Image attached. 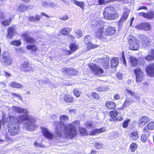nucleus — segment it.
<instances>
[{
    "label": "nucleus",
    "mask_w": 154,
    "mask_h": 154,
    "mask_svg": "<svg viewBox=\"0 0 154 154\" xmlns=\"http://www.w3.org/2000/svg\"><path fill=\"white\" fill-rule=\"evenodd\" d=\"M108 89L109 88L105 86H100L96 89V90L99 92L105 91Z\"/></svg>",
    "instance_id": "c9c22d12"
},
{
    "label": "nucleus",
    "mask_w": 154,
    "mask_h": 154,
    "mask_svg": "<svg viewBox=\"0 0 154 154\" xmlns=\"http://www.w3.org/2000/svg\"><path fill=\"white\" fill-rule=\"evenodd\" d=\"M129 121L130 120H129L125 121L122 124L123 127L125 128H126L128 126V124L129 122Z\"/></svg>",
    "instance_id": "603ef678"
},
{
    "label": "nucleus",
    "mask_w": 154,
    "mask_h": 154,
    "mask_svg": "<svg viewBox=\"0 0 154 154\" xmlns=\"http://www.w3.org/2000/svg\"><path fill=\"white\" fill-rule=\"evenodd\" d=\"M2 57L3 61L5 64L10 65L12 63V60L10 57L8 56V53L6 52H4L2 53Z\"/></svg>",
    "instance_id": "9d476101"
},
{
    "label": "nucleus",
    "mask_w": 154,
    "mask_h": 154,
    "mask_svg": "<svg viewBox=\"0 0 154 154\" xmlns=\"http://www.w3.org/2000/svg\"><path fill=\"white\" fill-rule=\"evenodd\" d=\"M147 7L144 6H142L140 7V8H139L137 9V11L140 10L141 9H145V10H147Z\"/></svg>",
    "instance_id": "e2e57ef3"
},
{
    "label": "nucleus",
    "mask_w": 154,
    "mask_h": 154,
    "mask_svg": "<svg viewBox=\"0 0 154 154\" xmlns=\"http://www.w3.org/2000/svg\"><path fill=\"white\" fill-rule=\"evenodd\" d=\"M120 96L119 94H116L114 96V98L116 100H118L120 99Z\"/></svg>",
    "instance_id": "338daca9"
},
{
    "label": "nucleus",
    "mask_w": 154,
    "mask_h": 154,
    "mask_svg": "<svg viewBox=\"0 0 154 154\" xmlns=\"http://www.w3.org/2000/svg\"><path fill=\"white\" fill-rule=\"evenodd\" d=\"M12 109L16 112L23 113L17 119L12 116H9L3 121L4 126H7L10 134L14 135L18 133L20 130L18 123H23V128L29 131L34 129L35 120L33 116L28 114L29 111L26 108H23L13 106Z\"/></svg>",
    "instance_id": "f257e3e1"
},
{
    "label": "nucleus",
    "mask_w": 154,
    "mask_h": 154,
    "mask_svg": "<svg viewBox=\"0 0 154 154\" xmlns=\"http://www.w3.org/2000/svg\"><path fill=\"white\" fill-rule=\"evenodd\" d=\"M125 92H126L127 94H130L132 97H133L136 94L135 92L134 91H131L128 88H125Z\"/></svg>",
    "instance_id": "58836bf2"
},
{
    "label": "nucleus",
    "mask_w": 154,
    "mask_h": 154,
    "mask_svg": "<svg viewBox=\"0 0 154 154\" xmlns=\"http://www.w3.org/2000/svg\"><path fill=\"white\" fill-rule=\"evenodd\" d=\"M56 7V5L54 3L49 2L48 7L55 8Z\"/></svg>",
    "instance_id": "3c124183"
},
{
    "label": "nucleus",
    "mask_w": 154,
    "mask_h": 154,
    "mask_svg": "<svg viewBox=\"0 0 154 154\" xmlns=\"http://www.w3.org/2000/svg\"><path fill=\"white\" fill-rule=\"evenodd\" d=\"M11 18L8 20H5L2 22V24L4 26H8L9 25L11 22Z\"/></svg>",
    "instance_id": "c03bdc74"
},
{
    "label": "nucleus",
    "mask_w": 154,
    "mask_h": 154,
    "mask_svg": "<svg viewBox=\"0 0 154 154\" xmlns=\"http://www.w3.org/2000/svg\"><path fill=\"white\" fill-rule=\"evenodd\" d=\"M42 4V6L45 8H48L49 2H46L45 1H43Z\"/></svg>",
    "instance_id": "de8ad7c7"
},
{
    "label": "nucleus",
    "mask_w": 154,
    "mask_h": 154,
    "mask_svg": "<svg viewBox=\"0 0 154 154\" xmlns=\"http://www.w3.org/2000/svg\"><path fill=\"white\" fill-rule=\"evenodd\" d=\"M32 6L29 5L27 6H25L24 5H21L18 8V11L20 12L26 11L28 9H32Z\"/></svg>",
    "instance_id": "f3484780"
},
{
    "label": "nucleus",
    "mask_w": 154,
    "mask_h": 154,
    "mask_svg": "<svg viewBox=\"0 0 154 154\" xmlns=\"http://www.w3.org/2000/svg\"><path fill=\"white\" fill-rule=\"evenodd\" d=\"M7 38H11L14 35L15 30L13 27H9L8 29Z\"/></svg>",
    "instance_id": "a211bd4d"
},
{
    "label": "nucleus",
    "mask_w": 154,
    "mask_h": 154,
    "mask_svg": "<svg viewBox=\"0 0 154 154\" xmlns=\"http://www.w3.org/2000/svg\"><path fill=\"white\" fill-rule=\"evenodd\" d=\"M116 32V29L114 27H109L105 29V35L106 36H111Z\"/></svg>",
    "instance_id": "ddd939ff"
},
{
    "label": "nucleus",
    "mask_w": 154,
    "mask_h": 154,
    "mask_svg": "<svg viewBox=\"0 0 154 154\" xmlns=\"http://www.w3.org/2000/svg\"><path fill=\"white\" fill-rule=\"evenodd\" d=\"M134 73L136 76V80L137 82H140L143 80L144 73L139 67L137 68L134 70Z\"/></svg>",
    "instance_id": "423d86ee"
},
{
    "label": "nucleus",
    "mask_w": 154,
    "mask_h": 154,
    "mask_svg": "<svg viewBox=\"0 0 154 154\" xmlns=\"http://www.w3.org/2000/svg\"><path fill=\"white\" fill-rule=\"evenodd\" d=\"M22 37L25 39L26 42L30 43H34L35 42V40L29 36L26 33H24L22 35Z\"/></svg>",
    "instance_id": "2eb2a0df"
},
{
    "label": "nucleus",
    "mask_w": 154,
    "mask_h": 154,
    "mask_svg": "<svg viewBox=\"0 0 154 154\" xmlns=\"http://www.w3.org/2000/svg\"><path fill=\"white\" fill-rule=\"evenodd\" d=\"M68 119L67 116L62 115L60 118V123L56 122H54V124L56 126L55 127V132L59 137H62L65 135L67 138L72 139L76 136V130L75 127L79 125V122L75 121L72 124L65 126L64 122L67 121Z\"/></svg>",
    "instance_id": "f03ea898"
},
{
    "label": "nucleus",
    "mask_w": 154,
    "mask_h": 154,
    "mask_svg": "<svg viewBox=\"0 0 154 154\" xmlns=\"http://www.w3.org/2000/svg\"><path fill=\"white\" fill-rule=\"evenodd\" d=\"M140 40L143 44V47L146 48L148 47L149 45V37L143 35H140L139 36Z\"/></svg>",
    "instance_id": "0eeeda50"
},
{
    "label": "nucleus",
    "mask_w": 154,
    "mask_h": 154,
    "mask_svg": "<svg viewBox=\"0 0 154 154\" xmlns=\"http://www.w3.org/2000/svg\"><path fill=\"white\" fill-rule=\"evenodd\" d=\"M149 53L145 57V59L148 61H152L154 60V50L152 49L149 51Z\"/></svg>",
    "instance_id": "6ab92c4d"
},
{
    "label": "nucleus",
    "mask_w": 154,
    "mask_h": 154,
    "mask_svg": "<svg viewBox=\"0 0 154 154\" xmlns=\"http://www.w3.org/2000/svg\"><path fill=\"white\" fill-rule=\"evenodd\" d=\"M74 3L76 5L82 8H83L84 6V4L82 2H79L75 0L74 1Z\"/></svg>",
    "instance_id": "4c0bfd02"
},
{
    "label": "nucleus",
    "mask_w": 154,
    "mask_h": 154,
    "mask_svg": "<svg viewBox=\"0 0 154 154\" xmlns=\"http://www.w3.org/2000/svg\"><path fill=\"white\" fill-rule=\"evenodd\" d=\"M106 131V128H102L100 129H96L92 130L90 133L91 135H94L96 133H100Z\"/></svg>",
    "instance_id": "412c9836"
},
{
    "label": "nucleus",
    "mask_w": 154,
    "mask_h": 154,
    "mask_svg": "<svg viewBox=\"0 0 154 154\" xmlns=\"http://www.w3.org/2000/svg\"><path fill=\"white\" fill-rule=\"evenodd\" d=\"M128 42L129 45V48L130 50H137L138 49L139 44L138 41L132 35L128 36Z\"/></svg>",
    "instance_id": "7ed1b4c3"
},
{
    "label": "nucleus",
    "mask_w": 154,
    "mask_h": 154,
    "mask_svg": "<svg viewBox=\"0 0 154 154\" xmlns=\"http://www.w3.org/2000/svg\"><path fill=\"white\" fill-rule=\"evenodd\" d=\"M41 129L42 133L45 137L49 139L52 138L54 135L53 134L50 132L47 128L42 127Z\"/></svg>",
    "instance_id": "1a4fd4ad"
},
{
    "label": "nucleus",
    "mask_w": 154,
    "mask_h": 154,
    "mask_svg": "<svg viewBox=\"0 0 154 154\" xmlns=\"http://www.w3.org/2000/svg\"><path fill=\"white\" fill-rule=\"evenodd\" d=\"M149 119L146 117H142L140 120L139 121V125H144L149 121Z\"/></svg>",
    "instance_id": "393cba45"
},
{
    "label": "nucleus",
    "mask_w": 154,
    "mask_h": 154,
    "mask_svg": "<svg viewBox=\"0 0 154 154\" xmlns=\"http://www.w3.org/2000/svg\"><path fill=\"white\" fill-rule=\"evenodd\" d=\"M131 137L134 140H137L139 138V136L136 131H133L131 133Z\"/></svg>",
    "instance_id": "f704fd0d"
},
{
    "label": "nucleus",
    "mask_w": 154,
    "mask_h": 154,
    "mask_svg": "<svg viewBox=\"0 0 154 154\" xmlns=\"http://www.w3.org/2000/svg\"><path fill=\"white\" fill-rule=\"evenodd\" d=\"M129 59L131 66L134 67L137 65L138 60L135 57L131 56L129 57Z\"/></svg>",
    "instance_id": "aec40b11"
},
{
    "label": "nucleus",
    "mask_w": 154,
    "mask_h": 154,
    "mask_svg": "<svg viewBox=\"0 0 154 154\" xmlns=\"http://www.w3.org/2000/svg\"><path fill=\"white\" fill-rule=\"evenodd\" d=\"M112 68H114L119 63V60L117 57H113L111 60Z\"/></svg>",
    "instance_id": "5701e85b"
},
{
    "label": "nucleus",
    "mask_w": 154,
    "mask_h": 154,
    "mask_svg": "<svg viewBox=\"0 0 154 154\" xmlns=\"http://www.w3.org/2000/svg\"><path fill=\"white\" fill-rule=\"evenodd\" d=\"M5 17V15L4 12L0 11V20L2 19H4Z\"/></svg>",
    "instance_id": "5fc2aeb1"
},
{
    "label": "nucleus",
    "mask_w": 154,
    "mask_h": 154,
    "mask_svg": "<svg viewBox=\"0 0 154 154\" xmlns=\"http://www.w3.org/2000/svg\"><path fill=\"white\" fill-rule=\"evenodd\" d=\"M69 17L67 16H65L60 18L61 20H68Z\"/></svg>",
    "instance_id": "680f3d73"
},
{
    "label": "nucleus",
    "mask_w": 154,
    "mask_h": 154,
    "mask_svg": "<svg viewBox=\"0 0 154 154\" xmlns=\"http://www.w3.org/2000/svg\"><path fill=\"white\" fill-rule=\"evenodd\" d=\"M140 15H142L143 16L144 18L151 19L154 17V12L152 11L146 14L144 13H140Z\"/></svg>",
    "instance_id": "dca6fc26"
},
{
    "label": "nucleus",
    "mask_w": 154,
    "mask_h": 154,
    "mask_svg": "<svg viewBox=\"0 0 154 154\" xmlns=\"http://www.w3.org/2000/svg\"><path fill=\"white\" fill-rule=\"evenodd\" d=\"M146 72L150 76H152L154 74V63H151L146 68Z\"/></svg>",
    "instance_id": "f8f14e48"
},
{
    "label": "nucleus",
    "mask_w": 154,
    "mask_h": 154,
    "mask_svg": "<svg viewBox=\"0 0 154 154\" xmlns=\"http://www.w3.org/2000/svg\"><path fill=\"white\" fill-rule=\"evenodd\" d=\"M94 146L96 148L98 149H100L102 147V145L101 144L99 143H95Z\"/></svg>",
    "instance_id": "4d7b16f0"
},
{
    "label": "nucleus",
    "mask_w": 154,
    "mask_h": 154,
    "mask_svg": "<svg viewBox=\"0 0 154 154\" xmlns=\"http://www.w3.org/2000/svg\"><path fill=\"white\" fill-rule=\"evenodd\" d=\"M102 63V65L103 68L107 69L109 67V62L107 59H101V61Z\"/></svg>",
    "instance_id": "bb28decb"
},
{
    "label": "nucleus",
    "mask_w": 154,
    "mask_h": 154,
    "mask_svg": "<svg viewBox=\"0 0 154 154\" xmlns=\"http://www.w3.org/2000/svg\"><path fill=\"white\" fill-rule=\"evenodd\" d=\"M76 36L78 38H80L82 35V32L79 30H78L76 32Z\"/></svg>",
    "instance_id": "8fccbe9b"
},
{
    "label": "nucleus",
    "mask_w": 154,
    "mask_h": 154,
    "mask_svg": "<svg viewBox=\"0 0 154 154\" xmlns=\"http://www.w3.org/2000/svg\"><path fill=\"white\" fill-rule=\"evenodd\" d=\"M98 3L99 5H101L103 4L105 0H97Z\"/></svg>",
    "instance_id": "69168bd1"
},
{
    "label": "nucleus",
    "mask_w": 154,
    "mask_h": 154,
    "mask_svg": "<svg viewBox=\"0 0 154 154\" xmlns=\"http://www.w3.org/2000/svg\"><path fill=\"white\" fill-rule=\"evenodd\" d=\"M106 14H108L111 13V14H116L114 8L112 7H107L105 8V11Z\"/></svg>",
    "instance_id": "b1692460"
},
{
    "label": "nucleus",
    "mask_w": 154,
    "mask_h": 154,
    "mask_svg": "<svg viewBox=\"0 0 154 154\" xmlns=\"http://www.w3.org/2000/svg\"><path fill=\"white\" fill-rule=\"evenodd\" d=\"M117 78L119 80H122V75L121 72H118L116 74Z\"/></svg>",
    "instance_id": "13d9d810"
},
{
    "label": "nucleus",
    "mask_w": 154,
    "mask_h": 154,
    "mask_svg": "<svg viewBox=\"0 0 154 154\" xmlns=\"http://www.w3.org/2000/svg\"><path fill=\"white\" fill-rule=\"evenodd\" d=\"M103 15L104 17L106 19L108 20H114L118 17V15L117 14H113L109 13L108 14H106L105 12H103Z\"/></svg>",
    "instance_id": "4468645a"
},
{
    "label": "nucleus",
    "mask_w": 154,
    "mask_h": 154,
    "mask_svg": "<svg viewBox=\"0 0 154 154\" xmlns=\"http://www.w3.org/2000/svg\"><path fill=\"white\" fill-rule=\"evenodd\" d=\"M78 45L75 44H71L69 46V48L72 52L76 51L78 49Z\"/></svg>",
    "instance_id": "72a5a7b5"
},
{
    "label": "nucleus",
    "mask_w": 154,
    "mask_h": 154,
    "mask_svg": "<svg viewBox=\"0 0 154 154\" xmlns=\"http://www.w3.org/2000/svg\"><path fill=\"white\" fill-rule=\"evenodd\" d=\"M129 14V11H125L124 13V14L121 17L120 21L121 22H123L127 20Z\"/></svg>",
    "instance_id": "473e14b6"
},
{
    "label": "nucleus",
    "mask_w": 154,
    "mask_h": 154,
    "mask_svg": "<svg viewBox=\"0 0 154 154\" xmlns=\"http://www.w3.org/2000/svg\"><path fill=\"white\" fill-rule=\"evenodd\" d=\"M130 149L132 152H134L137 148V145L134 143H132L130 146Z\"/></svg>",
    "instance_id": "79ce46f5"
},
{
    "label": "nucleus",
    "mask_w": 154,
    "mask_h": 154,
    "mask_svg": "<svg viewBox=\"0 0 154 154\" xmlns=\"http://www.w3.org/2000/svg\"><path fill=\"white\" fill-rule=\"evenodd\" d=\"M133 101L134 100H132V99L129 98H127L124 102L123 104V108L129 106L131 104L133 103Z\"/></svg>",
    "instance_id": "cd10ccee"
},
{
    "label": "nucleus",
    "mask_w": 154,
    "mask_h": 154,
    "mask_svg": "<svg viewBox=\"0 0 154 154\" xmlns=\"http://www.w3.org/2000/svg\"><path fill=\"white\" fill-rule=\"evenodd\" d=\"M106 107L110 109H113L116 107L115 103L112 101H107L106 103Z\"/></svg>",
    "instance_id": "c756f323"
},
{
    "label": "nucleus",
    "mask_w": 154,
    "mask_h": 154,
    "mask_svg": "<svg viewBox=\"0 0 154 154\" xmlns=\"http://www.w3.org/2000/svg\"><path fill=\"white\" fill-rule=\"evenodd\" d=\"M41 17L38 15H36L35 17L30 16L28 17V19L31 22H36L40 20Z\"/></svg>",
    "instance_id": "4be33fe9"
},
{
    "label": "nucleus",
    "mask_w": 154,
    "mask_h": 154,
    "mask_svg": "<svg viewBox=\"0 0 154 154\" xmlns=\"http://www.w3.org/2000/svg\"><path fill=\"white\" fill-rule=\"evenodd\" d=\"M65 102L66 103H72L73 101V97L69 94L65 95L64 97Z\"/></svg>",
    "instance_id": "c85d7f7f"
},
{
    "label": "nucleus",
    "mask_w": 154,
    "mask_h": 154,
    "mask_svg": "<svg viewBox=\"0 0 154 154\" xmlns=\"http://www.w3.org/2000/svg\"><path fill=\"white\" fill-rule=\"evenodd\" d=\"M133 97H134V98L137 100L138 101H139L140 100V97L138 96H137L136 94H135V96H134Z\"/></svg>",
    "instance_id": "774afa93"
},
{
    "label": "nucleus",
    "mask_w": 154,
    "mask_h": 154,
    "mask_svg": "<svg viewBox=\"0 0 154 154\" xmlns=\"http://www.w3.org/2000/svg\"><path fill=\"white\" fill-rule=\"evenodd\" d=\"M74 94L76 97H79L80 95V92L79 89L76 88L74 89L73 91Z\"/></svg>",
    "instance_id": "ea45409f"
},
{
    "label": "nucleus",
    "mask_w": 154,
    "mask_h": 154,
    "mask_svg": "<svg viewBox=\"0 0 154 154\" xmlns=\"http://www.w3.org/2000/svg\"><path fill=\"white\" fill-rule=\"evenodd\" d=\"M26 48L28 50H31L33 51H36L37 50V47L34 45H28Z\"/></svg>",
    "instance_id": "e433bc0d"
},
{
    "label": "nucleus",
    "mask_w": 154,
    "mask_h": 154,
    "mask_svg": "<svg viewBox=\"0 0 154 154\" xmlns=\"http://www.w3.org/2000/svg\"><path fill=\"white\" fill-rule=\"evenodd\" d=\"M142 28L145 31H148L151 29L150 25L148 23H144L142 24Z\"/></svg>",
    "instance_id": "7c9ffc66"
},
{
    "label": "nucleus",
    "mask_w": 154,
    "mask_h": 154,
    "mask_svg": "<svg viewBox=\"0 0 154 154\" xmlns=\"http://www.w3.org/2000/svg\"><path fill=\"white\" fill-rule=\"evenodd\" d=\"M79 131L80 133L82 135H88V133L87 132L85 129V128L82 127L80 128Z\"/></svg>",
    "instance_id": "a19ab883"
},
{
    "label": "nucleus",
    "mask_w": 154,
    "mask_h": 154,
    "mask_svg": "<svg viewBox=\"0 0 154 154\" xmlns=\"http://www.w3.org/2000/svg\"><path fill=\"white\" fill-rule=\"evenodd\" d=\"M91 37L89 35L86 36L85 38V44H88L87 48L88 50H90L91 48H97L99 45H93L91 43Z\"/></svg>",
    "instance_id": "6e6552de"
},
{
    "label": "nucleus",
    "mask_w": 154,
    "mask_h": 154,
    "mask_svg": "<svg viewBox=\"0 0 154 154\" xmlns=\"http://www.w3.org/2000/svg\"><path fill=\"white\" fill-rule=\"evenodd\" d=\"M62 71L63 72L68 73L69 71H71L70 68H68L66 67H64L62 69Z\"/></svg>",
    "instance_id": "6e6d98bb"
},
{
    "label": "nucleus",
    "mask_w": 154,
    "mask_h": 154,
    "mask_svg": "<svg viewBox=\"0 0 154 154\" xmlns=\"http://www.w3.org/2000/svg\"><path fill=\"white\" fill-rule=\"evenodd\" d=\"M89 66L91 71L95 75L98 76H101L103 72V69L100 67L94 64H91Z\"/></svg>",
    "instance_id": "20e7f679"
},
{
    "label": "nucleus",
    "mask_w": 154,
    "mask_h": 154,
    "mask_svg": "<svg viewBox=\"0 0 154 154\" xmlns=\"http://www.w3.org/2000/svg\"><path fill=\"white\" fill-rule=\"evenodd\" d=\"M96 27L98 29L95 32L96 37L98 38H106V35H105V32H103V29L104 28V26L103 25H101L98 23L96 25Z\"/></svg>",
    "instance_id": "39448f33"
},
{
    "label": "nucleus",
    "mask_w": 154,
    "mask_h": 154,
    "mask_svg": "<svg viewBox=\"0 0 154 154\" xmlns=\"http://www.w3.org/2000/svg\"><path fill=\"white\" fill-rule=\"evenodd\" d=\"M149 129L152 130L154 129V122H152L149 123L147 125Z\"/></svg>",
    "instance_id": "49530a36"
},
{
    "label": "nucleus",
    "mask_w": 154,
    "mask_h": 154,
    "mask_svg": "<svg viewBox=\"0 0 154 154\" xmlns=\"http://www.w3.org/2000/svg\"><path fill=\"white\" fill-rule=\"evenodd\" d=\"M21 44V42L19 40H16L14 41H12L11 42V45H14L15 46H18L20 45Z\"/></svg>",
    "instance_id": "37998d69"
},
{
    "label": "nucleus",
    "mask_w": 154,
    "mask_h": 154,
    "mask_svg": "<svg viewBox=\"0 0 154 154\" xmlns=\"http://www.w3.org/2000/svg\"><path fill=\"white\" fill-rule=\"evenodd\" d=\"M122 60L123 62V64L124 65H126V61L125 60V56L124 55L123 53H122Z\"/></svg>",
    "instance_id": "052dcab7"
},
{
    "label": "nucleus",
    "mask_w": 154,
    "mask_h": 154,
    "mask_svg": "<svg viewBox=\"0 0 154 154\" xmlns=\"http://www.w3.org/2000/svg\"><path fill=\"white\" fill-rule=\"evenodd\" d=\"M4 72V75H5L7 77H9L11 76V75L10 73H9L7 72Z\"/></svg>",
    "instance_id": "0e129e2a"
},
{
    "label": "nucleus",
    "mask_w": 154,
    "mask_h": 154,
    "mask_svg": "<svg viewBox=\"0 0 154 154\" xmlns=\"http://www.w3.org/2000/svg\"><path fill=\"white\" fill-rule=\"evenodd\" d=\"M20 68L21 70L24 72H29L32 71L33 70L31 66L27 62H25L22 65Z\"/></svg>",
    "instance_id": "9b49d317"
},
{
    "label": "nucleus",
    "mask_w": 154,
    "mask_h": 154,
    "mask_svg": "<svg viewBox=\"0 0 154 154\" xmlns=\"http://www.w3.org/2000/svg\"><path fill=\"white\" fill-rule=\"evenodd\" d=\"M147 140V137L145 134H143L141 137V140L142 142H145Z\"/></svg>",
    "instance_id": "09e8293b"
},
{
    "label": "nucleus",
    "mask_w": 154,
    "mask_h": 154,
    "mask_svg": "<svg viewBox=\"0 0 154 154\" xmlns=\"http://www.w3.org/2000/svg\"><path fill=\"white\" fill-rule=\"evenodd\" d=\"M71 29L69 28H62L60 30V32L63 35H67L71 31Z\"/></svg>",
    "instance_id": "a878e982"
},
{
    "label": "nucleus",
    "mask_w": 154,
    "mask_h": 154,
    "mask_svg": "<svg viewBox=\"0 0 154 154\" xmlns=\"http://www.w3.org/2000/svg\"><path fill=\"white\" fill-rule=\"evenodd\" d=\"M39 84H44L46 85L47 84V81L46 80L44 81L42 80H40L38 81Z\"/></svg>",
    "instance_id": "bf43d9fd"
},
{
    "label": "nucleus",
    "mask_w": 154,
    "mask_h": 154,
    "mask_svg": "<svg viewBox=\"0 0 154 154\" xmlns=\"http://www.w3.org/2000/svg\"><path fill=\"white\" fill-rule=\"evenodd\" d=\"M9 86L12 87L20 88L23 87L22 85L19 83L13 82L9 84Z\"/></svg>",
    "instance_id": "2f4dec72"
},
{
    "label": "nucleus",
    "mask_w": 154,
    "mask_h": 154,
    "mask_svg": "<svg viewBox=\"0 0 154 154\" xmlns=\"http://www.w3.org/2000/svg\"><path fill=\"white\" fill-rule=\"evenodd\" d=\"M92 96L96 99H98L99 97V96L97 93L93 92L92 93Z\"/></svg>",
    "instance_id": "864d4df0"
},
{
    "label": "nucleus",
    "mask_w": 154,
    "mask_h": 154,
    "mask_svg": "<svg viewBox=\"0 0 154 154\" xmlns=\"http://www.w3.org/2000/svg\"><path fill=\"white\" fill-rule=\"evenodd\" d=\"M118 115V112L116 110H113L110 112V115L112 118H114L116 117Z\"/></svg>",
    "instance_id": "a18cd8bd"
}]
</instances>
